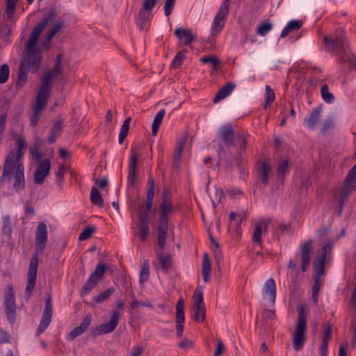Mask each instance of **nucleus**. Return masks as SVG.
Segmentation results:
<instances>
[{
    "label": "nucleus",
    "instance_id": "20",
    "mask_svg": "<svg viewBox=\"0 0 356 356\" xmlns=\"http://www.w3.org/2000/svg\"><path fill=\"white\" fill-rule=\"evenodd\" d=\"M14 168H15V172L14 175L15 181L13 183V187L17 192H19L23 190L25 186L24 165L20 163H15Z\"/></svg>",
    "mask_w": 356,
    "mask_h": 356
},
{
    "label": "nucleus",
    "instance_id": "8",
    "mask_svg": "<svg viewBox=\"0 0 356 356\" xmlns=\"http://www.w3.org/2000/svg\"><path fill=\"white\" fill-rule=\"evenodd\" d=\"M5 314L8 323L13 325L17 318L15 293L12 284H8L5 291Z\"/></svg>",
    "mask_w": 356,
    "mask_h": 356
},
{
    "label": "nucleus",
    "instance_id": "6",
    "mask_svg": "<svg viewBox=\"0 0 356 356\" xmlns=\"http://www.w3.org/2000/svg\"><path fill=\"white\" fill-rule=\"evenodd\" d=\"M16 145L17 147V152L10 151L6 157L3 172L0 178V183L1 184L6 181V179L10 177V175L14 169L15 163H20L23 156L22 149L26 145L25 140L22 137H18L16 140Z\"/></svg>",
    "mask_w": 356,
    "mask_h": 356
},
{
    "label": "nucleus",
    "instance_id": "11",
    "mask_svg": "<svg viewBox=\"0 0 356 356\" xmlns=\"http://www.w3.org/2000/svg\"><path fill=\"white\" fill-rule=\"evenodd\" d=\"M51 300L52 297L51 295L49 294L47 297L44 313L42 316L40 324L37 328L35 336H39L47 330L51 321L53 314Z\"/></svg>",
    "mask_w": 356,
    "mask_h": 356
},
{
    "label": "nucleus",
    "instance_id": "4",
    "mask_svg": "<svg viewBox=\"0 0 356 356\" xmlns=\"http://www.w3.org/2000/svg\"><path fill=\"white\" fill-rule=\"evenodd\" d=\"M323 42L325 50L328 52L336 53L339 56V60L342 56L349 51L346 33L341 27H337L333 32L325 35Z\"/></svg>",
    "mask_w": 356,
    "mask_h": 356
},
{
    "label": "nucleus",
    "instance_id": "48",
    "mask_svg": "<svg viewBox=\"0 0 356 356\" xmlns=\"http://www.w3.org/2000/svg\"><path fill=\"white\" fill-rule=\"evenodd\" d=\"M321 93L323 99L326 103H333L334 102V96L332 93L329 92V87L327 84H324L321 86Z\"/></svg>",
    "mask_w": 356,
    "mask_h": 356
},
{
    "label": "nucleus",
    "instance_id": "5",
    "mask_svg": "<svg viewBox=\"0 0 356 356\" xmlns=\"http://www.w3.org/2000/svg\"><path fill=\"white\" fill-rule=\"evenodd\" d=\"M356 190V163L348 171L346 176L339 193L334 194V199L337 203V215L341 216L344 204L351 193Z\"/></svg>",
    "mask_w": 356,
    "mask_h": 356
},
{
    "label": "nucleus",
    "instance_id": "45",
    "mask_svg": "<svg viewBox=\"0 0 356 356\" xmlns=\"http://www.w3.org/2000/svg\"><path fill=\"white\" fill-rule=\"evenodd\" d=\"M98 282L95 280L92 279L89 276V278L86 280V283L83 284L82 289L81 291V296L82 297L88 295L92 289L97 284Z\"/></svg>",
    "mask_w": 356,
    "mask_h": 356
},
{
    "label": "nucleus",
    "instance_id": "53",
    "mask_svg": "<svg viewBox=\"0 0 356 356\" xmlns=\"http://www.w3.org/2000/svg\"><path fill=\"white\" fill-rule=\"evenodd\" d=\"M321 278L314 277V283L312 286V298L314 303L317 304L318 301V293L320 291Z\"/></svg>",
    "mask_w": 356,
    "mask_h": 356
},
{
    "label": "nucleus",
    "instance_id": "43",
    "mask_svg": "<svg viewBox=\"0 0 356 356\" xmlns=\"http://www.w3.org/2000/svg\"><path fill=\"white\" fill-rule=\"evenodd\" d=\"M62 62H63L62 55L58 54L56 56L53 68L51 70L48 71V72H49L54 77L56 76L61 74L63 72Z\"/></svg>",
    "mask_w": 356,
    "mask_h": 356
},
{
    "label": "nucleus",
    "instance_id": "50",
    "mask_svg": "<svg viewBox=\"0 0 356 356\" xmlns=\"http://www.w3.org/2000/svg\"><path fill=\"white\" fill-rule=\"evenodd\" d=\"M334 127V120L331 117H330L323 121L320 132L322 135L325 136L327 132L332 130Z\"/></svg>",
    "mask_w": 356,
    "mask_h": 356
},
{
    "label": "nucleus",
    "instance_id": "14",
    "mask_svg": "<svg viewBox=\"0 0 356 356\" xmlns=\"http://www.w3.org/2000/svg\"><path fill=\"white\" fill-rule=\"evenodd\" d=\"M184 300L179 298L176 305V334L177 338L183 335L185 323Z\"/></svg>",
    "mask_w": 356,
    "mask_h": 356
},
{
    "label": "nucleus",
    "instance_id": "9",
    "mask_svg": "<svg viewBox=\"0 0 356 356\" xmlns=\"http://www.w3.org/2000/svg\"><path fill=\"white\" fill-rule=\"evenodd\" d=\"M230 2L231 0H225L220 5L211 25L213 34L218 33L223 29L229 14Z\"/></svg>",
    "mask_w": 356,
    "mask_h": 356
},
{
    "label": "nucleus",
    "instance_id": "27",
    "mask_svg": "<svg viewBox=\"0 0 356 356\" xmlns=\"http://www.w3.org/2000/svg\"><path fill=\"white\" fill-rule=\"evenodd\" d=\"M188 134L186 132L182 133L180 136L179 139L178 140L177 145L175 146L174 154H173V159L177 161H181V156L183 154L184 149L186 145V143L187 140Z\"/></svg>",
    "mask_w": 356,
    "mask_h": 356
},
{
    "label": "nucleus",
    "instance_id": "60",
    "mask_svg": "<svg viewBox=\"0 0 356 356\" xmlns=\"http://www.w3.org/2000/svg\"><path fill=\"white\" fill-rule=\"evenodd\" d=\"M176 0H165L164 3V13L165 16H169L175 7Z\"/></svg>",
    "mask_w": 356,
    "mask_h": 356
},
{
    "label": "nucleus",
    "instance_id": "62",
    "mask_svg": "<svg viewBox=\"0 0 356 356\" xmlns=\"http://www.w3.org/2000/svg\"><path fill=\"white\" fill-rule=\"evenodd\" d=\"M238 139L239 141V148H240L239 152H241V154H243V153L246 152L247 145H248L247 139L245 138L244 135H239V134L238 135Z\"/></svg>",
    "mask_w": 356,
    "mask_h": 356
},
{
    "label": "nucleus",
    "instance_id": "47",
    "mask_svg": "<svg viewBox=\"0 0 356 356\" xmlns=\"http://www.w3.org/2000/svg\"><path fill=\"white\" fill-rule=\"evenodd\" d=\"M273 28V24L268 20H264L259 24L257 28V33L259 35L264 36Z\"/></svg>",
    "mask_w": 356,
    "mask_h": 356
},
{
    "label": "nucleus",
    "instance_id": "42",
    "mask_svg": "<svg viewBox=\"0 0 356 356\" xmlns=\"http://www.w3.org/2000/svg\"><path fill=\"white\" fill-rule=\"evenodd\" d=\"M149 278V261L145 259L144 260L140 275H139V282L143 284L145 282H147Z\"/></svg>",
    "mask_w": 356,
    "mask_h": 356
},
{
    "label": "nucleus",
    "instance_id": "57",
    "mask_svg": "<svg viewBox=\"0 0 356 356\" xmlns=\"http://www.w3.org/2000/svg\"><path fill=\"white\" fill-rule=\"evenodd\" d=\"M7 113H3L0 115V144L3 140V136L6 129Z\"/></svg>",
    "mask_w": 356,
    "mask_h": 356
},
{
    "label": "nucleus",
    "instance_id": "49",
    "mask_svg": "<svg viewBox=\"0 0 356 356\" xmlns=\"http://www.w3.org/2000/svg\"><path fill=\"white\" fill-rule=\"evenodd\" d=\"M115 291V288H109L103 292L100 293L98 296L93 297V300L97 303H102L108 299Z\"/></svg>",
    "mask_w": 356,
    "mask_h": 356
},
{
    "label": "nucleus",
    "instance_id": "28",
    "mask_svg": "<svg viewBox=\"0 0 356 356\" xmlns=\"http://www.w3.org/2000/svg\"><path fill=\"white\" fill-rule=\"evenodd\" d=\"M326 252H323L321 256L314 262V277L321 278L325 273Z\"/></svg>",
    "mask_w": 356,
    "mask_h": 356
},
{
    "label": "nucleus",
    "instance_id": "33",
    "mask_svg": "<svg viewBox=\"0 0 356 356\" xmlns=\"http://www.w3.org/2000/svg\"><path fill=\"white\" fill-rule=\"evenodd\" d=\"M302 26V22L300 19H292L289 21L283 29L280 38L286 37L291 31L299 30Z\"/></svg>",
    "mask_w": 356,
    "mask_h": 356
},
{
    "label": "nucleus",
    "instance_id": "30",
    "mask_svg": "<svg viewBox=\"0 0 356 356\" xmlns=\"http://www.w3.org/2000/svg\"><path fill=\"white\" fill-rule=\"evenodd\" d=\"M264 292L268 295L272 304L274 305L276 299V284L273 278H269L265 282Z\"/></svg>",
    "mask_w": 356,
    "mask_h": 356
},
{
    "label": "nucleus",
    "instance_id": "15",
    "mask_svg": "<svg viewBox=\"0 0 356 356\" xmlns=\"http://www.w3.org/2000/svg\"><path fill=\"white\" fill-rule=\"evenodd\" d=\"M92 320V316L90 313L88 314L81 321L79 326L72 329L67 335L66 339L68 341L74 340L77 337L83 334L90 327Z\"/></svg>",
    "mask_w": 356,
    "mask_h": 356
},
{
    "label": "nucleus",
    "instance_id": "3",
    "mask_svg": "<svg viewBox=\"0 0 356 356\" xmlns=\"http://www.w3.org/2000/svg\"><path fill=\"white\" fill-rule=\"evenodd\" d=\"M172 204L168 200L167 191H164L161 202L159 206L157 242L161 250L164 249L166 245L170 216L172 211Z\"/></svg>",
    "mask_w": 356,
    "mask_h": 356
},
{
    "label": "nucleus",
    "instance_id": "63",
    "mask_svg": "<svg viewBox=\"0 0 356 356\" xmlns=\"http://www.w3.org/2000/svg\"><path fill=\"white\" fill-rule=\"evenodd\" d=\"M157 3V0H144L141 8L152 11Z\"/></svg>",
    "mask_w": 356,
    "mask_h": 356
},
{
    "label": "nucleus",
    "instance_id": "56",
    "mask_svg": "<svg viewBox=\"0 0 356 356\" xmlns=\"http://www.w3.org/2000/svg\"><path fill=\"white\" fill-rule=\"evenodd\" d=\"M66 167L64 164L59 166L58 170L56 172V181L58 186H61L64 181V175Z\"/></svg>",
    "mask_w": 356,
    "mask_h": 356
},
{
    "label": "nucleus",
    "instance_id": "44",
    "mask_svg": "<svg viewBox=\"0 0 356 356\" xmlns=\"http://www.w3.org/2000/svg\"><path fill=\"white\" fill-rule=\"evenodd\" d=\"M18 0H6V18L11 20L15 13L16 4Z\"/></svg>",
    "mask_w": 356,
    "mask_h": 356
},
{
    "label": "nucleus",
    "instance_id": "35",
    "mask_svg": "<svg viewBox=\"0 0 356 356\" xmlns=\"http://www.w3.org/2000/svg\"><path fill=\"white\" fill-rule=\"evenodd\" d=\"M211 270V264L210 262L209 255L207 253H204L202 268V274L204 282H208Z\"/></svg>",
    "mask_w": 356,
    "mask_h": 356
},
{
    "label": "nucleus",
    "instance_id": "37",
    "mask_svg": "<svg viewBox=\"0 0 356 356\" xmlns=\"http://www.w3.org/2000/svg\"><path fill=\"white\" fill-rule=\"evenodd\" d=\"M187 53L188 50L186 49L178 51L171 62L170 68L176 69L181 66Z\"/></svg>",
    "mask_w": 356,
    "mask_h": 356
},
{
    "label": "nucleus",
    "instance_id": "32",
    "mask_svg": "<svg viewBox=\"0 0 356 356\" xmlns=\"http://www.w3.org/2000/svg\"><path fill=\"white\" fill-rule=\"evenodd\" d=\"M54 77L49 72H45L40 79L39 90L51 93Z\"/></svg>",
    "mask_w": 356,
    "mask_h": 356
},
{
    "label": "nucleus",
    "instance_id": "23",
    "mask_svg": "<svg viewBox=\"0 0 356 356\" xmlns=\"http://www.w3.org/2000/svg\"><path fill=\"white\" fill-rule=\"evenodd\" d=\"M156 257L159 262V268L164 272L168 273L169 270L172 268V257L169 253H163L162 252H158L156 253Z\"/></svg>",
    "mask_w": 356,
    "mask_h": 356
},
{
    "label": "nucleus",
    "instance_id": "41",
    "mask_svg": "<svg viewBox=\"0 0 356 356\" xmlns=\"http://www.w3.org/2000/svg\"><path fill=\"white\" fill-rule=\"evenodd\" d=\"M107 269L106 264L102 263H98L95 270L90 275V277L99 282L104 276Z\"/></svg>",
    "mask_w": 356,
    "mask_h": 356
},
{
    "label": "nucleus",
    "instance_id": "1",
    "mask_svg": "<svg viewBox=\"0 0 356 356\" xmlns=\"http://www.w3.org/2000/svg\"><path fill=\"white\" fill-rule=\"evenodd\" d=\"M56 8H52L44 14L41 20L34 26L31 36L26 42L24 56L19 65L17 79L15 86L22 88L28 79V71L35 74L40 69L42 57L38 47V40L40 34L49 22H53L57 17Z\"/></svg>",
    "mask_w": 356,
    "mask_h": 356
},
{
    "label": "nucleus",
    "instance_id": "31",
    "mask_svg": "<svg viewBox=\"0 0 356 356\" xmlns=\"http://www.w3.org/2000/svg\"><path fill=\"white\" fill-rule=\"evenodd\" d=\"M50 93L38 90L33 108L42 111L47 106Z\"/></svg>",
    "mask_w": 356,
    "mask_h": 356
},
{
    "label": "nucleus",
    "instance_id": "64",
    "mask_svg": "<svg viewBox=\"0 0 356 356\" xmlns=\"http://www.w3.org/2000/svg\"><path fill=\"white\" fill-rule=\"evenodd\" d=\"M329 341L321 340V345L319 347V351L321 356H327L328 350Z\"/></svg>",
    "mask_w": 356,
    "mask_h": 356
},
{
    "label": "nucleus",
    "instance_id": "52",
    "mask_svg": "<svg viewBox=\"0 0 356 356\" xmlns=\"http://www.w3.org/2000/svg\"><path fill=\"white\" fill-rule=\"evenodd\" d=\"M96 231L95 226H87L81 232L79 236V239L81 241L87 240L92 237V234Z\"/></svg>",
    "mask_w": 356,
    "mask_h": 356
},
{
    "label": "nucleus",
    "instance_id": "22",
    "mask_svg": "<svg viewBox=\"0 0 356 356\" xmlns=\"http://www.w3.org/2000/svg\"><path fill=\"white\" fill-rule=\"evenodd\" d=\"M152 18L151 11L140 8L138 17L136 18V23L140 30L147 29L149 26V21Z\"/></svg>",
    "mask_w": 356,
    "mask_h": 356
},
{
    "label": "nucleus",
    "instance_id": "34",
    "mask_svg": "<svg viewBox=\"0 0 356 356\" xmlns=\"http://www.w3.org/2000/svg\"><path fill=\"white\" fill-rule=\"evenodd\" d=\"M339 63L343 68H345L347 65L350 70H356V60L355 59V56L349 51L341 56Z\"/></svg>",
    "mask_w": 356,
    "mask_h": 356
},
{
    "label": "nucleus",
    "instance_id": "51",
    "mask_svg": "<svg viewBox=\"0 0 356 356\" xmlns=\"http://www.w3.org/2000/svg\"><path fill=\"white\" fill-rule=\"evenodd\" d=\"M262 233V226L260 224H257L255 225V229L252 235V241L260 246L261 245L263 242Z\"/></svg>",
    "mask_w": 356,
    "mask_h": 356
},
{
    "label": "nucleus",
    "instance_id": "24",
    "mask_svg": "<svg viewBox=\"0 0 356 356\" xmlns=\"http://www.w3.org/2000/svg\"><path fill=\"white\" fill-rule=\"evenodd\" d=\"M236 84L232 82L226 83L216 94L213 99L214 104L218 103L228 97L235 88Z\"/></svg>",
    "mask_w": 356,
    "mask_h": 356
},
{
    "label": "nucleus",
    "instance_id": "36",
    "mask_svg": "<svg viewBox=\"0 0 356 356\" xmlns=\"http://www.w3.org/2000/svg\"><path fill=\"white\" fill-rule=\"evenodd\" d=\"M165 114V110L164 108L161 109L155 115L152 126V134L156 136L158 134L162 120Z\"/></svg>",
    "mask_w": 356,
    "mask_h": 356
},
{
    "label": "nucleus",
    "instance_id": "38",
    "mask_svg": "<svg viewBox=\"0 0 356 356\" xmlns=\"http://www.w3.org/2000/svg\"><path fill=\"white\" fill-rule=\"evenodd\" d=\"M277 176L278 179L283 180L285 176L289 173V163L287 159L282 160L277 166Z\"/></svg>",
    "mask_w": 356,
    "mask_h": 356
},
{
    "label": "nucleus",
    "instance_id": "12",
    "mask_svg": "<svg viewBox=\"0 0 356 356\" xmlns=\"http://www.w3.org/2000/svg\"><path fill=\"white\" fill-rule=\"evenodd\" d=\"M138 214V223L139 236L142 241H145L149 232V211L143 209V205L139 206Z\"/></svg>",
    "mask_w": 356,
    "mask_h": 356
},
{
    "label": "nucleus",
    "instance_id": "54",
    "mask_svg": "<svg viewBox=\"0 0 356 356\" xmlns=\"http://www.w3.org/2000/svg\"><path fill=\"white\" fill-rule=\"evenodd\" d=\"M9 66L5 63L0 66V83H6L9 78Z\"/></svg>",
    "mask_w": 356,
    "mask_h": 356
},
{
    "label": "nucleus",
    "instance_id": "25",
    "mask_svg": "<svg viewBox=\"0 0 356 356\" xmlns=\"http://www.w3.org/2000/svg\"><path fill=\"white\" fill-rule=\"evenodd\" d=\"M321 107L317 106L314 108L309 117L305 118L304 122L307 123V126L310 129H314L319 122L321 113Z\"/></svg>",
    "mask_w": 356,
    "mask_h": 356
},
{
    "label": "nucleus",
    "instance_id": "7",
    "mask_svg": "<svg viewBox=\"0 0 356 356\" xmlns=\"http://www.w3.org/2000/svg\"><path fill=\"white\" fill-rule=\"evenodd\" d=\"M307 323V319L305 306L300 305L298 308V319L293 336V348L296 350L302 349L305 344L306 341Z\"/></svg>",
    "mask_w": 356,
    "mask_h": 356
},
{
    "label": "nucleus",
    "instance_id": "19",
    "mask_svg": "<svg viewBox=\"0 0 356 356\" xmlns=\"http://www.w3.org/2000/svg\"><path fill=\"white\" fill-rule=\"evenodd\" d=\"M51 168L50 161L48 159L43 160L38 166L34 172V181L37 184H42L45 177L49 175Z\"/></svg>",
    "mask_w": 356,
    "mask_h": 356
},
{
    "label": "nucleus",
    "instance_id": "61",
    "mask_svg": "<svg viewBox=\"0 0 356 356\" xmlns=\"http://www.w3.org/2000/svg\"><path fill=\"white\" fill-rule=\"evenodd\" d=\"M64 23V19L59 18L57 21H56V22L49 29V30L55 35H56L57 33H58L60 31V29L63 27Z\"/></svg>",
    "mask_w": 356,
    "mask_h": 356
},
{
    "label": "nucleus",
    "instance_id": "17",
    "mask_svg": "<svg viewBox=\"0 0 356 356\" xmlns=\"http://www.w3.org/2000/svg\"><path fill=\"white\" fill-rule=\"evenodd\" d=\"M300 259H301V270L305 272L309 265L311 261V253L312 252V241L311 239L307 241L300 247Z\"/></svg>",
    "mask_w": 356,
    "mask_h": 356
},
{
    "label": "nucleus",
    "instance_id": "59",
    "mask_svg": "<svg viewBox=\"0 0 356 356\" xmlns=\"http://www.w3.org/2000/svg\"><path fill=\"white\" fill-rule=\"evenodd\" d=\"M261 318L265 321L268 320H275L276 318V314L275 310L265 309L261 312Z\"/></svg>",
    "mask_w": 356,
    "mask_h": 356
},
{
    "label": "nucleus",
    "instance_id": "39",
    "mask_svg": "<svg viewBox=\"0 0 356 356\" xmlns=\"http://www.w3.org/2000/svg\"><path fill=\"white\" fill-rule=\"evenodd\" d=\"M90 202L92 204L97 207H102L104 204V199L95 186H92L90 191Z\"/></svg>",
    "mask_w": 356,
    "mask_h": 356
},
{
    "label": "nucleus",
    "instance_id": "21",
    "mask_svg": "<svg viewBox=\"0 0 356 356\" xmlns=\"http://www.w3.org/2000/svg\"><path fill=\"white\" fill-rule=\"evenodd\" d=\"M271 165L267 162L264 161L258 168V177L262 187H266L269 184V174L271 171Z\"/></svg>",
    "mask_w": 356,
    "mask_h": 356
},
{
    "label": "nucleus",
    "instance_id": "18",
    "mask_svg": "<svg viewBox=\"0 0 356 356\" xmlns=\"http://www.w3.org/2000/svg\"><path fill=\"white\" fill-rule=\"evenodd\" d=\"M174 34L179 40L180 46H190L195 40V35L190 29L183 27L177 28Z\"/></svg>",
    "mask_w": 356,
    "mask_h": 356
},
{
    "label": "nucleus",
    "instance_id": "26",
    "mask_svg": "<svg viewBox=\"0 0 356 356\" xmlns=\"http://www.w3.org/2000/svg\"><path fill=\"white\" fill-rule=\"evenodd\" d=\"M119 320L120 313L116 310L113 311L109 321L108 323L101 324L105 334H108L114 331L118 326Z\"/></svg>",
    "mask_w": 356,
    "mask_h": 356
},
{
    "label": "nucleus",
    "instance_id": "13",
    "mask_svg": "<svg viewBox=\"0 0 356 356\" xmlns=\"http://www.w3.org/2000/svg\"><path fill=\"white\" fill-rule=\"evenodd\" d=\"M193 320L197 322H203L206 316V307L204 302L203 292L195 295L193 302Z\"/></svg>",
    "mask_w": 356,
    "mask_h": 356
},
{
    "label": "nucleus",
    "instance_id": "29",
    "mask_svg": "<svg viewBox=\"0 0 356 356\" xmlns=\"http://www.w3.org/2000/svg\"><path fill=\"white\" fill-rule=\"evenodd\" d=\"M63 120L58 119L54 123L50 129L49 136L48 137L49 144H53L56 142V138L60 135L63 129Z\"/></svg>",
    "mask_w": 356,
    "mask_h": 356
},
{
    "label": "nucleus",
    "instance_id": "58",
    "mask_svg": "<svg viewBox=\"0 0 356 356\" xmlns=\"http://www.w3.org/2000/svg\"><path fill=\"white\" fill-rule=\"evenodd\" d=\"M41 112L42 111L33 108V113L30 118V123L33 127L38 125L41 117Z\"/></svg>",
    "mask_w": 356,
    "mask_h": 356
},
{
    "label": "nucleus",
    "instance_id": "55",
    "mask_svg": "<svg viewBox=\"0 0 356 356\" xmlns=\"http://www.w3.org/2000/svg\"><path fill=\"white\" fill-rule=\"evenodd\" d=\"M324 331H323V336L322 337L323 341H330V340L332 339V324L331 323L327 322L325 324L323 325Z\"/></svg>",
    "mask_w": 356,
    "mask_h": 356
},
{
    "label": "nucleus",
    "instance_id": "10",
    "mask_svg": "<svg viewBox=\"0 0 356 356\" xmlns=\"http://www.w3.org/2000/svg\"><path fill=\"white\" fill-rule=\"evenodd\" d=\"M140 145L133 144L131 149V156L128 166L127 184L129 186H133L136 181V169L138 161V152Z\"/></svg>",
    "mask_w": 356,
    "mask_h": 356
},
{
    "label": "nucleus",
    "instance_id": "16",
    "mask_svg": "<svg viewBox=\"0 0 356 356\" xmlns=\"http://www.w3.org/2000/svg\"><path fill=\"white\" fill-rule=\"evenodd\" d=\"M219 135L224 144L229 147L235 145V131L231 124H226L219 129Z\"/></svg>",
    "mask_w": 356,
    "mask_h": 356
},
{
    "label": "nucleus",
    "instance_id": "40",
    "mask_svg": "<svg viewBox=\"0 0 356 356\" xmlns=\"http://www.w3.org/2000/svg\"><path fill=\"white\" fill-rule=\"evenodd\" d=\"M131 121V118L128 117L124 120V121L122 123V125L121 127L120 131L119 134V136H118V142L120 144H122L124 142V139L126 138V137L128 135L129 130L130 128Z\"/></svg>",
    "mask_w": 356,
    "mask_h": 356
},
{
    "label": "nucleus",
    "instance_id": "46",
    "mask_svg": "<svg viewBox=\"0 0 356 356\" xmlns=\"http://www.w3.org/2000/svg\"><path fill=\"white\" fill-rule=\"evenodd\" d=\"M265 90V104L263 107L264 109H267L268 106L274 102L275 99V94L273 90L268 85L266 86Z\"/></svg>",
    "mask_w": 356,
    "mask_h": 356
},
{
    "label": "nucleus",
    "instance_id": "2",
    "mask_svg": "<svg viewBox=\"0 0 356 356\" xmlns=\"http://www.w3.org/2000/svg\"><path fill=\"white\" fill-rule=\"evenodd\" d=\"M48 230L44 222H40L36 229L35 250L30 261L27 273V283L25 294L29 298L35 286L38 268L39 265V255L42 254L47 242Z\"/></svg>",
    "mask_w": 356,
    "mask_h": 356
}]
</instances>
